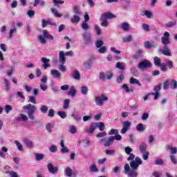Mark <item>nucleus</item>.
I'll return each instance as SVG.
<instances>
[{"label":"nucleus","instance_id":"nucleus-16","mask_svg":"<svg viewBox=\"0 0 177 177\" xmlns=\"http://www.w3.org/2000/svg\"><path fill=\"white\" fill-rule=\"evenodd\" d=\"M144 47L146 49H151V48H157V44L153 45L150 41H147L144 43Z\"/></svg>","mask_w":177,"mask_h":177},{"label":"nucleus","instance_id":"nucleus-54","mask_svg":"<svg viewBox=\"0 0 177 177\" xmlns=\"http://www.w3.org/2000/svg\"><path fill=\"white\" fill-rule=\"evenodd\" d=\"M142 153V158L145 160H149V156H150V153L149 151L141 152Z\"/></svg>","mask_w":177,"mask_h":177},{"label":"nucleus","instance_id":"nucleus-36","mask_svg":"<svg viewBox=\"0 0 177 177\" xmlns=\"http://www.w3.org/2000/svg\"><path fill=\"white\" fill-rule=\"evenodd\" d=\"M45 155L44 153H35V160L37 161H41V160H44V157Z\"/></svg>","mask_w":177,"mask_h":177},{"label":"nucleus","instance_id":"nucleus-63","mask_svg":"<svg viewBox=\"0 0 177 177\" xmlns=\"http://www.w3.org/2000/svg\"><path fill=\"white\" fill-rule=\"evenodd\" d=\"M169 157L171 162H173L174 165H176L177 164L176 157H175L174 155H170Z\"/></svg>","mask_w":177,"mask_h":177},{"label":"nucleus","instance_id":"nucleus-46","mask_svg":"<svg viewBox=\"0 0 177 177\" xmlns=\"http://www.w3.org/2000/svg\"><path fill=\"white\" fill-rule=\"evenodd\" d=\"M88 87L86 86H82L81 87V93H82V95H88Z\"/></svg>","mask_w":177,"mask_h":177},{"label":"nucleus","instance_id":"nucleus-4","mask_svg":"<svg viewBox=\"0 0 177 177\" xmlns=\"http://www.w3.org/2000/svg\"><path fill=\"white\" fill-rule=\"evenodd\" d=\"M143 164V161L140 157H136L134 160H132L130 162V167L131 169H138L139 168V165H142Z\"/></svg>","mask_w":177,"mask_h":177},{"label":"nucleus","instance_id":"nucleus-60","mask_svg":"<svg viewBox=\"0 0 177 177\" xmlns=\"http://www.w3.org/2000/svg\"><path fill=\"white\" fill-rule=\"evenodd\" d=\"M89 169L91 172H97V167H96V165H91Z\"/></svg>","mask_w":177,"mask_h":177},{"label":"nucleus","instance_id":"nucleus-14","mask_svg":"<svg viewBox=\"0 0 177 177\" xmlns=\"http://www.w3.org/2000/svg\"><path fill=\"white\" fill-rule=\"evenodd\" d=\"M24 143L28 149H32V147H34V143L32 141L27 138L24 139Z\"/></svg>","mask_w":177,"mask_h":177},{"label":"nucleus","instance_id":"nucleus-22","mask_svg":"<svg viewBox=\"0 0 177 177\" xmlns=\"http://www.w3.org/2000/svg\"><path fill=\"white\" fill-rule=\"evenodd\" d=\"M20 116L21 117L15 118L16 121H25V122L28 121V117H27V115H26L23 113H21Z\"/></svg>","mask_w":177,"mask_h":177},{"label":"nucleus","instance_id":"nucleus-7","mask_svg":"<svg viewBox=\"0 0 177 177\" xmlns=\"http://www.w3.org/2000/svg\"><path fill=\"white\" fill-rule=\"evenodd\" d=\"M138 70H145V68H149L151 67V63L147 59H145L138 65Z\"/></svg>","mask_w":177,"mask_h":177},{"label":"nucleus","instance_id":"nucleus-55","mask_svg":"<svg viewBox=\"0 0 177 177\" xmlns=\"http://www.w3.org/2000/svg\"><path fill=\"white\" fill-rule=\"evenodd\" d=\"M102 45H104V43L102 40H97L95 42V46L96 48H102Z\"/></svg>","mask_w":177,"mask_h":177},{"label":"nucleus","instance_id":"nucleus-53","mask_svg":"<svg viewBox=\"0 0 177 177\" xmlns=\"http://www.w3.org/2000/svg\"><path fill=\"white\" fill-rule=\"evenodd\" d=\"M95 30L97 35H102V29L97 25H95Z\"/></svg>","mask_w":177,"mask_h":177},{"label":"nucleus","instance_id":"nucleus-38","mask_svg":"<svg viewBox=\"0 0 177 177\" xmlns=\"http://www.w3.org/2000/svg\"><path fill=\"white\" fill-rule=\"evenodd\" d=\"M68 132H70V133L72 135H75V133H77V127L74 125L70 126Z\"/></svg>","mask_w":177,"mask_h":177},{"label":"nucleus","instance_id":"nucleus-45","mask_svg":"<svg viewBox=\"0 0 177 177\" xmlns=\"http://www.w3.org/2000/svg\"><path fill=\"white\" fill-rule=\"evenodd\" d=\"M155 165H160V166L164 165V160L161 158H158L155 160Z\"/></svg>","mask_w":177,"mask_h":177},{"label":"nucleus","instance_id":"nucleus-31","mask_svg":"<svg viewBox=\"0 0 177 177\" xmlns=\"http://www.w3.org/2000/svg\"><path fill=\"white\" fill-rule=\"evenodd\" d=\"M133 39L132 35H129L123 37V42H124V44H128L129 42H131Z\"/></svg>","mask_w":177,"mask_h":177},{"label":"nucleus","instance_id":"nucleus-28","mask_svg":"<svg viewBox=\"0 0 177 177\" xmlns=\"http://www.w3.org/2000/svg\"><path fill=\"white\" fill-rule=\"evenodd\" d=\"M159 52H160V53L165 56H172V53L169 50H162V48H159Z\"/></svg>","mask_w":177,"mask_h":177},{"label":"nucleus","instance_id":"nucleus-47","mask_svg":"<svg viewBox=\"0 0 177 177\" xmlns=\"http://www.w3.org/2000/svg\"><path fill=\"white\" fill-rule=\"evenodd\" d=\"M124 174H125V175H127L128 173L131 171V167H129V164H128V163H126L124 165Z\"/></svg>","mask_w":177,"mask_h":177},{"label":"nucleus","instance_id":"nucleus-11","mask_svg":"<svg viewBox=\"0 0 177 177\" xmlns=\"http://www.w3.org/2000/svg\"><path fill=\"white\" fill-rule=\"evenodd\" d=\"M67 58L66 57V55H64V51H60L59 53V62L60 64H66V61Z\"/></svg>","mask_w":177,"mask_h":177},{"label":"nucleus","instance_id":"nucleus-58","mask_svg":"<svg viewBox=\"0 0 177 177\" xmlns=\"http://www.w3.org/2000/svg\"><path fill=\"white\" fill-rule=\"evenodd\" d=\"M108 133L109 135H118V129H111Z\"/></svg>","mask_w":177,"mask_h":177},{"label":"nucleus","instance_id":"nucleus-35","mask_svg":"<svg viewBox=\"0 0 177 177\" xmlns=\"http://www.w3.org/2000/svg\"><path fill=\"white\" fill-rule=\"evenodd\" d=\"M46 37H44V35H40L38 36V39H39V42L40 44H42V45H45V44H46V39H45Z\"/></svg>","mask_w":177,"mask_h":177},{"label":"nucleus","instance_id":"nucleus-24","mask_svg":"<svg viewBox=\"0 0 177 177\" xmlns=\"http://www.w3.org/2000/svg\"><path fill=\"white\" fill-rule=\"evenodd\" d=\"M81 20V17H80V15H74L73 17L71 19V23L73 24H75V23H80Z\"/></svg>","mask_w":177,"mask_h":177},{"label":"nucleus","instance_id":"nucleus-51","mask_svg":"<svg viewBox=\"0 0 177 177\" xmlns=\"http://www.w3.org/2000/svg\"><path fill=\"white\" fill-rule=\"evenodd\" d=\"M136 129L137 131H138V132H143V131H145V127H143V124L142 123L138 124L136 127Z\"/></svg>","mask_w":177,"mask_h":177},{"label":"nucleus","instance_id":"nucleus-59","mask_svg":"<svg viewBox=\"0 0 177 177\" xmlns=\"http://www.w3.org/2000/svg\"><path fill=\"white\" fill-rule=\"evenodd\" d=\"M124 75L120 74L117 77L116 82H118L119 84H121V82H122V80H124Z\"/></svg>","mask_w":177,"mask_h":177},{"label":"nucleus","instance_id":"nucleus-44","mask_svg":"<svg viewBox=\"0 0 177 177\" xmlns=\"http://www.w3.org/2000/svg\"><path fill=\"white\" fill-rule=\"evenodd\" d=\"M12 110H13V107L11 105L7 104L5 106V111L6 114H9Z\"/></svg>","mask_w":177,"mask_h":177},{"label":"nucleus","instance_id":"nucleus-39","mask_svg":"<svg viewBox=\"0 0 177 177\" xmlns=\"http://www.w3.org/2000/svg\"><path fill=\"white\" fill-rule=\"evenodd\" d=\"M68 107H70V100L66 99L64 100L63 109L64 110H67Z\"/></svg>","mask_w":177,"mask_h":177},{"label":"nucleus","instance_id":"nucleus-15","mask_svg":"<svg viewBox=\"0 0 177 177\" xmlns=\"http://www.w3.org/2000/svg\"><path fill=\"white\" fill-rule=\"evenodd\" d=\"M17 30V28H16V26H15V25H12V28L10 29V31L8 32V39H10L12 37H13V34H15V32H16V30Z\"/></svg>","mask_w":177,"mask_h":177},{"label":"nucleus","instance_id":"nucleus-42","mask_svg":"<svg viewBox=\"0 0 177 177\" xmlns=\"http://www.w3.org/2000/svg\"><path fill=\"white\" fill-rule=\"evenodd\" d=\"M153 63L155 64V66H161V59H160V57H155L153 58Z\"/></svg>","mask_w":177,"mask_h":177},{"label":"nucleus","instance_id":"nucleus-19","mask_svg":"<svg viewBox=\"0 0 177 177\" xmlns=\"http://www.w3.org/2000/svg\"><path fill=\"white\" fill-rule=\"evenodd\" d=\"M43 37H44V38H48V39H51L52 41L55 39V37H53V35L49 34V32H48V30H43Z\"/></svg>","mask_w":177,"mask_h":177},{"label":"nucleus","instance_id":"nucleus-64","mask_svg":"<svg viewBox=\"0 0 177 177\" xmlns=\"http://www.w3.org/2000/svg\"><path fill=\"white\" fill-rule=\"evenodd\" d=\"M6 174H8L10 177H17V173L15 171H6Z\"/></svg>","mask_w":177,"mask_h":177},{"label":"nucleus","instance_id":"nucleus-52","mask_svg":"<svg viewBox=\"0 0 177 177\" xmlns=\"http://www.w3.org/2000/svg\"><path fill=\"white\" fill-rule=\"evenodd\" d=\"M51 11H52V13H53V15L56 17H62V16H63V15L59 14V12H57V10H56L55 8H51Z\"/></svg>","mask_w":177,"mask_h":177},{"label":"nucleus","instance_id":"nucleus-37","mask_svg":"<svg viewBox=\"0 0 177 177\" xmlns=\"http://www.w3.org/2000/svg\"><path fill=\"white\" fill-rule=\"evenodd\" d=\"M84 68H86V70H91V68H92V61H87L84 62Z\"/></svg>","mask_w":177,"mask_h":177},{"label":"nucleus","instance_id":"nucleus-33","mask_svg":"<svg viewBox=\"0 0 177 177\" xmlns=\"http://www.w3.org/2000/svg\"><path fill=\"white\" fill-rule=\"evenodd\" d=\"M161 41L163 45H169V44H171V41H169V39L165 37H161Z\"/></svg>","mask_w":177,"mask_h":177},{"label":"nucleus","instance_id":"nucleus-17","mask_svg":"<svg viewBox=\"0 0 177 177\" xmlns=\"http://www.w3.org/2000/svg\"><path fill=\"white\" fill-rule=\"evenodd\" d=\"M129 82L132 85H138V86H142V83H140V82H139V80L135 77L130 78Z\"/></svg>","mask_w":177,"mask_h":177},{"label":"nucleus","instance_id":"nucleus-20","mask_svg":"<svg viewBox=\"0 0 177 177\" xmlns=\"http://www.w3.org/2000/svg\"><path fill=\"white\" fill-rule=\"evenodd\" d=\"M54 128H55L54 122H49L46 125V129H47L48 132H49L50 133H52V129H53Z\"/></svg>","mask_w":177,"mask_h":177},{"label":"nucleus","instance_id":"nucleus-10","mask_svg":"<svg viewBox=\"0 0 177 177\" xmlns=\"http://www.w3.org/2000/svg\"><path fill=\"white\" fill-rule=\"evenodd\" d=\"M47 169L50 172V174H57V171H59V168L57 167H54L53 164L48 163L47 165Z\"/></svg>","mask_w":177,"mask_h":177},{"label":"nucleus","instance_id":"nucleus-13","mask_svg":"<svg viewBox=\"0 0 177 177\" xmlns=\"http://www.w3.org/2000/svg\"><path fill=\"white\" fill-rule=\"evenodd\" d=\"M72 78L76 81H80L81 80V73H80V71L77 70L74 71L72 73Z\"/></svg>","mask_w":177,"mask_h":177},{"label":"nucleus","instance_id":"nucleus-30","mask_svg":"<svg viewBox=\"0 0 177 177\" xmlns=\"http://www.w3.org/2000/svg\"><path fill=\"white\" fill-rule=\"evenodd\" d=\"M4 83L6 92H9V91H10V89L12 88V87H10V82L5 78Z\"/></svg>","mask_w":177,"mask_h":177},{"label":"nucleus","instance_id":"nucleus-32","mask_svg":"<svg viewBox=\"0 0 177 177\" xmlns=\"http://www.w3.org/2000/svg\"><path fill=\"white\" fill-rule=\"evenodd\" d=\"M116 68H118L119 70H121L122 71H124L125 70V65L124 64L123 62H117L116 63V66H115Z\"/></svg>","mask_w":177,"mask_h":177},{"label":"nucleus","instance_id":"nucleus-29","mask_svg":"<svg viewBox=\"0 0 177 177\" xmlns=\"http://www.w3.org/2000/svg\"><path fill=\"white\" fill-rule=\"evenodd\" d=\"M138 171L133 169H131V171L127 173L129 177H138Z\"/></svg>","mask_w":177,"mask_h":177},{"label":"nucleus","instance_id":"nucleus-9","mask_svg":"<svg viewBox=\"0 0 177 177\" xmlns=\"http://www.w3.org/2000/svg\"><path fill=\"white\" fill-rule=\"evenodd\" d=\"M96 128H97V123L93 122L91 124L88 129H84V132L88 133V135H92Z\"/></svg>","mask_w":177,"mask_h":177},{"label":"nucleus","instance_id":"nucleus-2","mask_svg":"<svg viewBox=\"0 0 177 177\" xmlns=\"http://www.w3.org/2000/svg\"><path fill=\"white\" fill-rule=\"evenodd\" d=\"M114 18H115V15L109 12L102 14L100 17V21H102L101 23L102 27H107V26H109V21H107V19Z\"/></svg>","mask_w":177,"mask_h":177},{"label":"nucleus","instance_id":"nucleus-25","mask_svg":"<svg viewBox=\"0 0 177 177\" xmlns=\"http://www.w3.org/2000/svg\"><path fill=\"white\" fill-rule=\"evenodd\" d=\"M142 53H143V50L140 49H138L136 55H133V59H141V57H142Z\"/></svg>","mask_w":177,"mask_h":177},{"label":"nucleus","instance_id":"nucleus-34","mask_svg":"<svg viewBox=\"0 0 177 177\" xmlns=\"http://www.w3.org/2000/svg\"><path fill=\"white\" fill-rule=\"evenodd\" d=\"M73 13L75 15H77V16H81V15H82V12H81V10L80 9V6L74 7Z\"/></svg>","mask_w":177,"mask_h":177},{"label":"nucleus","instance_id":"nucleus-18","mask_svg":"<svg viewBox=\"0 0 177 177\" xmlns=\"http://www.w3.org/2000/svg\"><path fill=\"white\" fill-rule=\"evenodd\" d=\"M120 27L123 31H129L130 26L128 22H122Z\"/></svg>","mask_w":177,"mask_h":177},{"label":"nucleus","instance_id":"nucleus-5","mask_svg":"<svg viewBox=\"0 0 177 177\" xmlns=\"http://www.w3.org/2000/svg\"><path fill=\"white\" fill-rule=\"evenodd\" d=\"M107 100H109V97H106L104 95H101L95 97V104H97V106H103L104 102H107Z\"/></svg>","mask_w":177,"mask_h":177},{"label":"nucleus","instance_id":"nucleus-61","mask_svg":"<svg viewBox=\"0 0 177 177\" xmlns=\"http://www.w3.org/2000/svg\"><path fill=\"white\" fill-rule=\"evenodd\" d=\"M82 28H83V30L86 31V30H89V25H88L86 24V22L83 21L82 24Z\"/></svg>","mask_w":177,"mask_h":177},{"label":"nucleus","instance_id":"nucleus-3","mask_svg":"<svg viewBox=\"0 0 177 177\" xmlns=\"http://www.w3.org/2000/svg\"><path fill=\"white\" fill-rule=\"evenodd\" d=\"M23 109L24 110H28L27 114L30 120H35V117L34 116V113L37 111V107H35V106L31 104H28L27 105L24 106Z\"/></svg>","mask_w":177,"mask_h":177},{"label":"nucleus","instance_id":"nucleus-40","mask_svg":"<svg viewBox=\"0 0 177 177\" xmlns=\"http://www.w3.org/2000/svg\"><path fill=\"white\" fill-rule=\"evenodd\" d=\"M122 88L124 89V91H125V92L127 93H129V92H133V88H129L128 85H127L126 84H123L122 86Z\"/></svg>","mask_w":177,"mask_h":177},{"label":"nucleus","instance_id":"nucleus-62","mask_svg":"<svg viewBox=\"0 0 177 177\" xmlns=\"http://www.w3.org/2000/svg\"><path fill=\"white\" fill-rule=\"evenodd\" d=\"M160 66L161 71H163L164 73H165V71L168 70V68H167V64H165V63L161 64Z\"/></svg>","mask_w":177,"mask_h":177},{"label":"nucleus","instance_id":"nucleus-12","mask_svg":"<svg viewBox=\"0 0 177 177\" xmlns=\"http://www.w3.org/2000/svg\"><path fill=\"white\" fill-rule=\"evenodd\" d=\"M51 75L53 78H57V80H62V73L57 70H51Z\"/></svg>","mask_w":177,"mask_h":177},{"label":"nucleus","instance_id":"nucleus-21","mask_svg":"<svg viewBox=\"0 0 177 177\" xmlns=\"http://www.w3.org/2000/svg\"><path fill=\"white\" fill-rule=\"evenodd\" d=\"M76 93H77V90L75 89V87L74 86H71L70 88V91L68 93V95L71 96L72 97H74Z\"/></svg>","mask_w":177,"mask_h":177},{"label":"nucleus","instance_id":"nucleus-26","mask_svg":"<svg viewBox=\"0 0 177 177\" xmlns=\"http://www.w3.org/2000/svg\"><path fill=\"white\" fill-rule=\"evenodd\" d=\"M8 148L3 147L0 151V157H1V158H5L6 157V153H8Z\"/></svg>","mask_w":177,"mask_h":177},{"label":"nucleus","instance_id":"nucleus-8","mask_svg":"<svg viewBox=\"0 0 177 177\" xmlns=\"http://www.w3.org/2000/svg\"><path fill=\"white\" fill-rule=\"evenodd\" d=\"M131 122L129 120H126L122 122L123 128L121 129L120 132L122 133H127L129 129H131Z\"/></svg>","mask_w":177,"mask_h":177},{"label":"nucleus","instance_id":"nucleus-23","mask_svg":"<svg viewBox=\"0 0 177 177\" xmlns=\"http://www.w3.org/2000/svg\"><path fill=\"white\" fill-rule=\"evenodd\" d=\"M140 153H145L147 150V144L145 142H141L139 146Z\"/></svg>","mask_w":177,"mask_h":177},{"label":"nucleus","instance_id":"nucleus-41","mask_svg":"<svg viewBox=\"0 0 177 177\" xmlns=\"http://www.w3.org/2000/svg\"><path fill=\"white\" fill-rule=\"evenodd\" d=\"M64 172H65V174L66 175V176H68V177L73 176V170L70 167H66Z\"/></svg>","mask_w":177,"mask_h":177},{"label":"nucleus","instance_id":"nucleus-49","mask_svg":"<svg viewBox=\"0 0 177 177\" xmlns=\"http://www.w3.org/2000/svg\"><path fill=\"white\" fill-rule=\"evenodd\" d=\"M113 72H111V71H108L105 73V77L108 80H111V78H113Z\"/></svg>","mask_w":177,"mask_h":177},{"label":"nucleus","instance_id":"nucleus-43","mask_svg":"<svg viewBox=\"0 0 177 177\" xmlns=\"http://www.w3.org/2000/svg\"><path fill=\"white\" fill-rule=\"evenodd\" d=\"M57 115H59V117L62 118V120H64V118H67V113H66V112H64V111H58Z\"/></svg>","mask_w":177,"mask_h":177},{"label":"nucleus","instance_id":"nucleus-56","mask_svg":"<svg viewBox=\"0 0 177 177\" xmlns=\"http://www.w3.org/2000/svg\"><path fill=\"white\" fill-rule=\"evenodd\" d=\"M39 110L44 114H46V113H48V106L46 105H44V106L40 107Z\"/></svg>","mask_w":177,"mask_h":177},{"label":"nucleus","instance_id":"nucleus-1","mask_svg":"<svg viewBox=\"0 0 177 177\" xmlns=\"http://www.w3.org/2000/svg\"><path fill=\"white\" fill-rule=\"evenodd\" d=\"M122 140V137L118 133L115 136V137L110 136V137H109V138H102L100 140V142H102V143L103 146H104V147H110V146L111 145H113V143H114V140L120 141Z\"/></svg>","mask_w":177,"mask_h":177},{"label":"nucleus","instance_id":"nucleus-27","mask_svg":"<svg viewBox=\"0 0 177 177\" xmlns=\"http://www.w3.org/2000/svg\"><path fill=\"white\" fill-rule=\"evenodd\" d=\"M141 16H146L148 19H151V16H153V14L149 10H144L140 13Z\"/></svg>","mask_w":177,"mask_h":177},{"label":"nucleus","instance_id":"nucleus-6","mask_svg":"<svg viewBox=\"0 0 177 177\" xmlns=\"http://www.w3.org/2000/svg\"><path fill=\"white\" fill-rule=\"evenodd\" d=\"M84 42L86 45L92 44V35L89 32H85L82 34Z\"/></svg>","mask_w":177,"mask_h":177},{"label":"nucleus","instance_id":"nucleus-50","mask_svg":"<svg viewBox=\"0 0 177 177\" xmlns=\"http://www.w3.org/2000/svg\"><path fill=\"white\" fill-rule=\"evenodd\" d=\"M131 73L133 75V77H138V71L136 70V68L132 67L131 68Z\"/></svg>","mask_w":177,"mask_h":177},{"label":"nucleus","instance_id":"nucleus-48","mask_svg":"<svg viewBox=\"0 0 177 177\" xmlns=\"http://www.w3.org/2000/svg\"><path fill=\"white\" fill-rule=\"evenodd\" d=\"M170 86L171 89H176L177 88V82L175 80H171L170 82Z\"/></svg>","mask_w":177,"mask_h":177},{"label":"nucleus","instance_id":"nucleus-57","mask_svg":"<svg viewBox=\"0 0 177 177\" xmlns=\"http://www.w3.org/2000/svg\"><path fill=\"white\" fill-rule=\"evenodd\" d=\"M167 149L169 150H171V154H176V153H177V148L176 147H172L171 146H168Z\"/></svg>","mask_w":177,"mask_h":177}]
</instances>
